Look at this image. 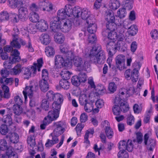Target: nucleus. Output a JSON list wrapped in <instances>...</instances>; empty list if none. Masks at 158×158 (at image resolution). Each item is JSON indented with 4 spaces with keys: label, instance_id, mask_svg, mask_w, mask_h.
<instances>
[{
    "label": "nucleus",
    "instance_id": "nucleus-1",
    "mask_svg": "<svg viewBox=\"0 0 158 158\" xmlns=\"http://www.w3.org/2000/svg\"><path fill=\"white\" fill-rule=\"evenodd\" d=\"M72 23V21L70 19H62L59 22L58 18H54L53 20L50 23V27L52 30L55 32L60 30L64 32H66L71 29Z\"/></svg>",
    "mask_w": 158,
    "mask_h": 158
},
{
    "label": "nucleus",
    "instance_id": "nucleus-2",
    "mask_svg": "<svg viewBox=\"0 0 158 158\" xmlns=\"http://www.w3.org/2000/svg\"><path fill=\"white\" fill-rule=\"evenodd\" d=\"M108 39L110 40L106 44L107 50L110 55H113L117 50L120 49L121 41L118 39V35L115 31H110L108 34Z\"/></svg>",
    "mask_w": 158,
    "mask_h": 158
},
{
    "label": "nucleus",
    "instance_id": "nucleus-3",
    "mask_svg": "<svg viewBox=\"0 0 158 158\" xmlns=\"http://www.w3.org/2000/svg\"><path fill=\"white\" fill-rule=\"evenodd\" d=\"M89 55L91 61L95 63L103 64L106 60L105 53L100 46L93 47Z\"/></svg>",
    "mask_w": 158,
    "mask_h": 158
},
{
    "label": "nucleus",
    "instance_id": "nucleus-4",
    "mask_svg": "<svg viewBox=\"0 0 158 158\" xmlns=\"http://www.w3.org/2000/svg\"><path fill=\"white\" fill-rule=\"evenodd\" d=\"M105 18L107 21L106 23L107 29L110 31H115L117 22L116 20H115L114 13L111 10H108L106 11Z\"/></svg>",
    "mask_w": 158,
    "mask_h": 158
},
{
    "label": "nucleus",
    "instance_id": "nucleus-5",
    "mask_svg": "<svg viewBox=\"0 0 158 158\" xmlns=\"http://www.w3.org/2000/svg\"><path fill=\"white\" fill-rule=\"evenodd\" d=\"M42 59H39L36 63H33V65L31 67L30 69L27 67H22V71L24 74L28 78L31 77V74L34 76L36 73L37 69L38 71H40V69L42 66Z\"/></svg>",
    "mask_w": 158,
    "mask_h": 158
},
{
    "label": "nucleus",
    "instance_id": "nucleus-6",
    "mask_svg": "<svg viewBox=\"0 0 158 158\" xmlns=\"http://www.w3.org/2000/svg\"><path fill=\"white\" fill-rule=\"evenodd\" d=\"M19 33V31L17 27H14L13 29L12 34L14 39L10 43V44L13 46L18 48H19L21 47V45L19 42L21 43L23 45L26 44V42L23 40L17 39V37Z\"/></svg>",
    "mask_w": 158,
    "mask_h": 158
},
{
    "label": "nucleus",
    "instance_id": "nucleus-7",
    "mask_svg": "<svg viewBox=\"0 0 158 158\" xmlns=\"http://www.w3.org/2000/svg\"><path fill=\"white\" fill-rule=\"evenodd\" d=\"M72 61L74 65L81 70H85L89 66L88 63L84 61L82 58L79 56H74Z\"/></svg>",
    "mask_w": 158,
    "mask_h": 158
},
{
    "label": "nucleus",
    "instance_id": "nucleus-8",
    "mask_svg": "<svg viewBox=\"0 0 158 158\" xmlns=\"http://www.w3.org/2000/svg\"><path fill=\"white\" fill-rule=\"evenodd\" d=\"M149 134L148 133L145 134L144 136V143L146 146L147 149L152 152L156 145V141L151 138L149 139Z\"/></svg>",
    "mask_w": 158,
    "mask_h": 158
},
{
    "label": "nucleus",
    "instance_id": "nucleus-9",
    "mask_svg": "<svg viewBox=\"0 0 158 158\" xmlns=\"http://www.w3.org/2000/svg\"><path fill=\"white\" fill-rule=\"evenodd\" d=\"M118 148L121 151L127 150L129 152H131L133 148V145L131 140L128 139L127 142L125 140L120 141L118 143Z\"/></svg>",
    "mask_w": 158,
    "mask_h": 158
},
{
    "label": "nucleus",
    "instance_id": "nucleus-10",
    "mask_svg": "<svg viewBox=\"0 0 158 158\" xmlns=\"http://www.w3.org/2000/svg\"><path fill=\"white\" fill-rule=\"evenodd\" d=\"M38 4L39 8L44 11H49L52 10V4L48 0H40Z\"/></svg>",
    "mask_w": 158,
    "mask_h": 158
},
{
    "label": "nucleus",
    "instance_id": "nucleus-11",
    "mask_svg": "<svg viewBox=\"0 0 158 158\" xmlns=\"http://www.w3.org/2000/svg\"><path fill=\"white\" fill-rule=\"evenodd\" d=\"M125 56L122 55H118L115 58L116 64L117 68L122 70L124 67L125 64Z\"/></svg>",
    "mask_w": 158,
    "mask_h": 158
},
{
    "label": "nucleus",
    "instance_id": "nucleus-12",
    "mask_svg": "<svg viewBox=\"0 0 158 158\" xmlns=\"http://www.w3.org/2000/svg\"><path fill=\"white\" fill-rule=\"evenodd\" d=\"M28 11L27 9L25 7H21L18 9V15L21 21H24L27 18Z\"/></svg>",
    "mask_w": 158,
    "mask_h": 158
},
{
    "label": "nucleus",
    "instance_id": "nucleus-13",
    "mask_svg": "<svg viewBox=\"0 0 158 158\" xmlns=\"http://www.w3.org/2000/svg\"><path fill=\"white\" fill-rule=\"evenodd\" d=\"M62 95L60 93H57L54 94L52 90H49L47 92L46 94V97L47 99L50 101H53L55 99L56 100H62Z\"/></svg>",
    "mask_w": 158,
    "mask_h": 158
},
{
    "label": "nucleus",
    "instance_id": "nucleus-14",
    "mask_svg": "<svg viewBox=\"0 0 158 158\" xmlns=\"http://www.w3.org/2000/svg\"><path fill=\"white\" fill-rule=\"evenodd\" d=\"M6 138L7 140L13 143H16L19 141V135L15 132L9 133L6 135Z\"/></svg>",
    "mask_w": 158,
    "mask_h": 158
},
{
    "label": "nucleus",
    "instance_id": "nucleus-15",
    "mask_svg": "<svg viewBox=\"0 0 158 158\" xmlns=\"http://www.w3.org/2000/svg\"><path fill=\"white\" fill-rule=\"evenodd\" d=\"M88 25L87 30L89 33L91 34H93L97 30V26L94 23V20H92L89 21L88 19L86 23Z\"/></svg>",
    "mask_w": 158,
    "mask_h": 158
},
{
    "label": "nucleus",
    "instance_id": "nucleus-16",
    "mask_svg": "<svg viewBox=\"0 0 158 158\" xmlns=\"http://www.w3.org/2000/svg\"><path fill=\"white\" fill-rule=\"evenodd\" d=\"M90 12L88 10L84 9L81 11L80 16L82 19L86 20V23H87L88 19H89V21L94 20L93 16L90 15Z\"/></svg>",
    "mask_w": 158,
    "mask_h": 158
},
{
    "label": "nucleus",
    "instance_id": "nucleus-17",
    "mask_svg": "<svg viewBox=\"0 0 158 158\" xmlns=\"http://www.w3.org/2000/svg\"><path fill=\"white\" fill-rule=\"evenodd\" d=\"M60 122L54 123V125L56 127L52 132L57 136H60L64 132L65 129L62 127L61 124L60 123Z\"/></svg>",
    "mask_w": 158,
    "mask_h": 158
},
{
    "label": "nucleus",
    "instance_id": "nucleus-18",
    "mask_svg": "<svg viewBox=\"0 0 158 158\" xmlns=\"http://www.w3.org/2000/svg\"><path fill=\"white\" fill-rule=\"evenodd\" d=\"M119 99L118 98L116 97L114 99V103L116 105H118L119 106L120 105V107L124 111L128 110L129 107L127 103L123 101H122V99L120 100L119 101Z\"/></svg>",
    "mask_w": 158,
    "mask_h": 158
},
{
    "label": "nucleus",
    "instance_id": "nucleus-19",
    "mask_svg": "<svg viewBox=\"0 0 158 158\" xmlns=\"http://www.w3.org/2000/svg\"><path fill=\"white\" fill-rule=\"evenodd\" d=\"M114 104L112 108V110L114 114L116 116L115 117V118H124V117L123 115L119 116L122 109L118 105Z\"/></svg>",
    "mask_w": 158,
    "mask_h": 158
},
{
    "label": "nucleus",
    "instance_id": "nucleus-20",
    "mask_svg": "<svg viewBox=\"0 0 158 158\" xmlns=\"http://www.w3.org/2000/svg\"><path fill=\"white\" fill-rule=\"evenodd\" d=\"M37 28L41 31H44L48 28V24L47 22L43 19L39 21L36 24Z\"/></svg>",
    "mask_w": 158,
    "mask_h": 158
},
{
    "label": "nucleus",
    "instance_id": "nucleus-21",
    "mask_svg": "<svg viewBox=\"0 0 158 158\" xmlns=\"http://www.w3.org/2000/svg\"><path fill=\"white\" fill-rule=\"evenodd\" d=\"M25 99L27 98V95L30 98H32L33 94V86L32 85L27 86L25 88V90L23 91Z\"/></svg>",
    "mask_w": 158,
    "mask_h": 158
},
{
    "label": "nucleus",
    "instance_id": "nucleus-22",
    "mask_svg": "<svg viewBox=\"0 0 158 158\" xmlns=\"http://www.w3.org/2000/svg\"><path fill=\"white\" fill-rule=\"evenodd\" d=\"M64 58L60 55H56L54 57L55 66L56 68H61L63 67Z\"/></svg>",
    "mask_w": 158,
    "mask_h": 158
},
{
    "label": "nucleus",
    "instance_id": "nucleus-23",
    "mask_svg": "<svg viewBox=\"0 0 158 158\" xmlns=\"http://www.w3.org/2000/svg\"><path fill=\"white\" fill-rule=\"evenodd\" d=\"M62 100L57 99V101L54 102L52 104V107L53 110H56V111H58L60 113L61 105L63 101V96H62Z\"/></svg>",
    "mask_w": 158,
    "mask_h": 158
},
{
    "label": "nucleus",
    "instance_id": "nucleus-24",
    "mask_svg": "<svg viewBox=\"0 0 158 158\" xmlns=\"http://www.w3.org/2000/svg\"><path fill=\"white\" fill-rule=\"evenodd\" d=\"M47 80H41L39 82V85L41 90L44 92L49 89V85Z\"/></svg>",
    "mask_w": 158,
    "mask_h": 158
},
{
    "label": "nucleus",
    "instance_id": "nucleus-25",
    "mask_svg": "<svg viewBox=\"0 0 158 158\" xmlns=\"http://www.w3.org/2000/svg\"><path fill=\"white\" fill-rule=\"evenodd\" d=\"M6 150V155H2L0 158H14L15 156H17L15 155V152H13L11 148H7Z\"/></svg>",
    "mask_w": 158,
    "mask_h": 158
},
{
    "label": "nucleus",
    "instance_id": "nucleus-26",
    "mask_svg": "<svg viewBox=\"0 0 158 158\" xmlns=\"http://www.w3.org/2000/svg\"><path fill=\"white\" fill-rule=\"evenodd\" d=\"M40 40L44 45H47L50 42L51 39L48 34H43L40 37Z\"/></svg>",
    "mask_w": 158,
    "mask_h": 158
},
{
    "label": "nucleus",
    "instance_id": "nucleus-27",
    "mask_svg": "<svg viewBox=\"0 0 158 158\" xmlns=\"http://www.w3.org/2000/svg\"><path fill=\"white\" fill-rule=\"evenodd\" d=\"M10 54L12 56L11 59L13 60V61L19 62L20 60V57L19 56L20 53L17 49L13 50Z\"/></svg>",
    "mask_w": 158,
    "mask_h": 158
},
{
    "label": "nucleus",
    "instance_id": "nucleus-28",
    "mask_svg": "<svg viewBox=\"0 0 158 158\" xmlns=\"http://www.w3.org/2000/svg\"><path fill=\"white\" fill-rule=\"evenodd\" d=\"M57 17H56L54 18H58L59 22L62 19H66L65 18L67 16L65 11V10L64 9H61L59 10L57 12Z\"/></svg>",
    "mask_w": 158,
    "mask_h": 158
},
{
    "label": "nucleus",
    "instance_id": "nucleus-29",
    "mask_svg": "<svg viewBox=\"0 0 158 158\" xmlns=\"http://www.w3.org/2000/svg\"><path fill=\"white\" fill-rule=\"evenodd\" d=\"M22 66L19 64L15 65L13 68L10 70V72L13 75H19L22 72Z\"/></svg>",
    "mask_w": 158,
    "mask_h": 158
},
{
    "label": "nucleus",
    "instance_id": "nucleus-30",
    "mask_svg": "<svg viewBox=\"0 0 158 158\" xmlns=\"http://www.w3.org/2000/svg\"><path fill=\"white\" fill-rule=\"evenodd\" d=\"M120 5L119 0H110L109 4L110 8L113 10L117 9L120 6Z\"/></svg>",
    "mask_w": 158,
    "mask_h": 158
},
{
    "label": "nucleus",
    "instance_id": "nucleus-31",
    "mask_svg": "<svg viewBox=\"0 0 158 158\" xmlns=\"http://www.w3.org/2000/svg\"><path fill=\"white\" fill-rule=\"evenodd\" d=\"M45 52L48 57H52L55 54V50L53 47L51 46L46 47L45 48Z\"/></svg>",
    "mask_w": 158,
    "mask_h": 158
},
{
    "label": "nucleus",
    "instance_id": "nucleus-32",
    "mask_svg": "<svg viewBox=\"0 0 158 158\" xmlns=\"http://www.w3.org/2000/svg\"><path fill=\"white\" fill-rule=\"evenodd\" d=\"M117 30L119 33L118 35V40L122 42L123 40L124 35L123 34L125 30V28L119 26L117 28Z\"/></svg>",
    "mask_w": 158,
    "mask_h": 158
},
{
    "label": "nucleus",
    "instance_id": "nucleus-33",
    "mask_svg": "<svg viewBox=\"0 0 158 158\" xmlns=\"http://www.w3.org/2000/svg\"><path fill=\"white\" fill-rule=\"evenodd\" d=\"M54 39L56 42L61 44L64 40V37L61 33H59L54 35Z\"/></svg>",
    "mask_w": 158,
    "mask_h": 158
},
{
    "label": "nucleus",
    "instance_id": "nucleus-34",
    "mask_svg": "<svg viewBox=\"0 0 158 158\" xmlns=\"http://www.w3.org/2000/svg\"><path fill=\"white\" fill-rule=\"evenodd\" d=\"M29 19L33 23L38 22L39 19V15L35 12H32L30 14Z\"/></svg>",
    "mask_w": 158,
    "mask_h": 158
},
{
    "label": "nucleus",
    "instance_id": "nucleus-35",
    "mask_svg": "<svg viewBox=\"0 0 158 158\" xmlns=\"http://www.w3.org/2000/svg\"><path fill=\"white\" fill-rule=\"evenodd\" d=\"M3 90L4 91V94L3 97L8 99L10 98V94L9 93V88L8 86L4 85H2L1 86Z\"/></svg>",
    "mask_w": 158,
    "mask_h": 158
},
{
    "label": "nucleus",
    "instance_id": "nucleus-36",
    "mask_svg": "<svg viewBox=\"0 0 158 158\" xmlns=\"http://www.w3.org/2000/svg\"><path fill=\"white\" fill-rule=\"evenodd\" d=\"M10 19L12 23H15L19 22L20 18L17 14L11 13H10Z\"/></svg>",
    "mask_w": 158,
    "mask_h": 158
},
{
    "label": "nucleus",
    "instance_id": "nucleus-37",
    "mask_svg": "<svg viewBox=\"0 0 158 158\" xmlns=\"http://www.w3.org/2000/svg\"><path fill=\"white\" fill-rule=\"evenodd\" d=\"M138 71L136 69H134L131 71V79L133 82H136L138 79Z\"/></svg>",
    "mask_w": 158,
    "mask_h": 158
},
{
    "label": "nucleus",
    "instance_id": "nucleus-38",
    "mask_svg": "<svg viewBox=\"0 0 158 158\" xmlns=\"http://www.w3.org/2000/svg\"><path fill=\"white\" fill-rule=\"evenodd\" d=\"M59 113L54 110H51L48 112V118H57L59 116Z\"/></svg>",
    "mask_w": 158,
    "mask_h": 158
},
{
    "label": "nucleus",
    "instance_id": "nucleus-39",
    "mask_svg": "<svg viewBox=\"0 0 158 158\" xmlns=\"http://www.w3.org/2000/svg\"><path fill=\"white\" fill-rule=\"evenodd\" d=\"M60 74L63 78L62 79H66L67 80L70 79L71 73L67 70L64 69L61 72Z\"/></svg>",
    "mask_w": 158,
    "mask_h": 158
},
{
    "label": "nucleus",
    "instance_id": "nucleus-40",
    "mask_svg": "<svg viewBox=\"0 0 158 158\" xmlns=\"http://www.w3.org/2000/svg\"><path fill=\"white\" fill-rule=\"evenodd\" d=\"M21 105L19 104L13 105V110L15 115H19L22 113V109L21 106Z\"/></svg>",
    "mask_w": 158,
    "mask_h": 158
},
{
    "label": "nucleus",
    "instance_id": "nucleus-41",
    "mask_svg": "<svg viewBox=\"0 0 158 158\" xmlns=\"http://www.w3.org/2000/svg\"><path fill=\"white\" fill-rule=\"evenodd\" d=\"M60 85L63 88L68 89L69 88L70 83L69 81L66 79H61L59 82Z\"/></svg>",
    "mask_w": 158,
    "mask_h": 158
},
{
    "label": "nucleus",
    "instance_id": "nucleus-42",
    "mask_svg": "<svg viewBox=\"0 0 158 158\" xmlns=\"http://www.w3.org/2000/svg\"><path fill=\"white\" fill-rule=\"evenodd\" d=\"M27 142L30 146L32 147L35 146L36 144L35 137L34 135H31L28 136L27 139Z\"/></svg>",
    "mask_w": 158,
    "mask_h": 158
},
{
    "label": "nucleus",
    "instance_id": "nucleus-43",
    "mask_svg": "<svg viewBox=\"0 0 158 158\" xmlns=\"http://www.w3.org/2000/svg\"><path fill=\"white\" fill-rule=\"evenodd\" d=\"M105 133L107 137L109 139L112 138L114 135L113 130L110 126H107L105 128Z\"/></svg>",
    "mask_w": 158,
    "mask_h": 158
},
{
    "label": "nucleus",
    "instance_id": "nucleus-44",
    "mask_svg": "<svg viewBox=\"0 0 158 158\" xmlns=\"http://www.w3.org/2000/svg\"><path fill=\"white\" fill-rule=\"evenodd\" d=\"M94 133V130L93 128L90 129V131L87 130L85 135L84 142L87 144H89L90 142L88 139L89 134H91L93 135Z\"/></svg>",
    "mask_w": 158,
    "mask_h": 158
},
{
    "label": "nucleus",
    "instance_id": "nucleus-45",
    "mask_svg": "<svg viewBox=\"0 0 158 158\" xmlns=\"http://www.w3.org/2000/svg\"><path fill=\"white\" fill-rule=\"evenodd\" d=\"M81 9L78 6H76L73 8V14L75 17L78 18L80 15Z\"/></svg>",
    "mask_w": 158,
    "mask_h": 158
},
{
    "label": "nucleus",
    "instance_id": "nucleus-46",
    "mask_svg": "<svg viewBox=\"0 0 158 158\" xmlns=\"http://www.w3.org/2000/svg\"><path fill=\"white\" fill-rule=\"evenodd\" d=\"M10 17V13L7 11H3L0 14V19L2 21L7 20Z\"/></svg>",
    "mask_w": 158,
    "mask_h": 158
},
{
    "label": "nucleus",
    "instance_id": "nucleus-47",
    "mask_svg": "<svg viewBox=\"0 0 158 158\" xmlns=\"http://www.w3.org/2000/svg\"><path fill=\"white\" fill-rule=\"evenodd\" d=\"M55 119H44L43 121V123L40 125V128L41 130L45 129L47 125H48Z\"/></svg>",
    "mask_w": 158,
    "mask_h": 158
},
{
    "label": "nucleus",
    "instance_id": "nucleus-48",
    "mask_svg": "<svg viewBox=\"0 0 158 158\" xmlns=\"http://www.w3.org/2000/svg\"><path fill=\"white\" fill-rule=\"evenodd\" d=\"M79 101L80 104L84 106L87 102V98L85 94H82L79 96Z\"/></svg>",
    "mask_w": 158,
    "mask_h": 158
},
{
    "label": "nucleus",
    "instance_id": "nucleus-49",
    "mask_svg": "<svg viewBox=\"0 0 158 158\" xmlns=\"http://www.w3.org/2000/svg\"><path fill=\"white\" fill-rule=\"evenodd\" d=\"M65 9L67 16L69 17L71 16L73 13V8L72 6L69 4L65 6Z\"/></svg>",
    "mask_w": 158,
    "mask_h": 158
},
{
    "label": "nucleus",
    "instance_id": "nucleus-50",
    "mask_svg": "<svg viewBox=\"0 0 158 158\" xmlns=\"http://www.w3.org/2000/svg\"><path fill=\"white\" fill-rule=\"evenodd\" d=\"M85 110L88 112H91L93 109V105L92 102H87L84 105Z\"/></svg>",
    "mask_w": 158,
    "mask_h": 158
},
{
    "label": "nucleus",
    "instance_id": "nucleus-51",
    "mask_svg": "<svg viewBox=\"0 0 158 158\" xmlns=\"http://www.w3.org/2000/svg\"><path fill=\"white\" fill-rule=\"evenodd\" d=\"M16 62L13 61V60L11 59V57H9V61H5L3 64L4 66L5 69H10L11 68V65L14 63Z\"/></svg>",
    "mask_w": 158,
    "mask_h": 158
},
{
    "label": "nucleus",
    "instance_id": "nucleus-52",
    "mask_svg": "<svg viewBox=\"0 0 158 158\" xmlns=\"http://www.w3.org/2000/svg\"><path fill=\"white\" fill-rule=\"evenodd\" d=\"M128 30L129 32V34L133 36L136 34L138 30L136 26L132 25L130 26Z\"/></svg>",
    "mask_w": 158,
    "mask_h": 158
},
{
    "label": "nucleus",
    "instance_id": "nucleus-53",
    "mask_svg": "<svg viewBox=\"0 0 158 158\" xmlns=\"http://www.w3.org/2000/svg\"><path fill=\"white\" fill-rule=\"evenodd\" d=\"M118 16L120 18H122L125 17L126 14V9L124 8H120L119 9L117 12Z\"/></svg>",
    "mask_w": 158,
    "mask_h": 158
},
{
    "label": "nucleus",
    "instance_id": "nucleus-54",
    "mask_svg": "<svg viewBox=\"0 0 158 158\" xmlns=\"http://www.w3.org/2000/svg\"><path fill=\"white\" fill-rule=\"evenodd\" d=\"M71 82L73 85L78 86L80 84V81L78 76H73L71 78Z\"/></svg>",
    "mask_w": 158,
    "mask_h": 158
},
{
    "label": "nucleus",
    "instance_id": "nucleus-55",
    "mask_svg": "<svg viewBox=\"0 0 158 158\" xmlns=\"http://www.w3.org/2000/svg\"><path fill=\"white\" fill-rule=\"evenodd\" d=\"M8 130L6 125L2 124L0 127V132L2 135H6L8 133Z\"/></svg>",
    "mask_w": 158,
    "mask_h": 158
},
{
    "label": "nucleus",
    "instance_id": "nucleus-56",
    "mask_svg": "<svg viewBox=\"0 0 158 158\" xmlns=\"http://www.w3.org/2000/svg\"><path fill=\"white\" fill-rule=\"evenodd\" d=\"M7 143L4 139H1L0 141V149L1 150L4 151L7 149Z\"/></svg>",
    "mask_w": 158,
    "mask_h": 158
},
{
    "label": "nucleus",
    "instance_id": "nucleus-57",
    "mask_svg": "<svg viewBox=\"0 0 158 158\" xmlns=\"http://www.w3.org/2000/svg\"><path fill=\"white\" fill-rule=\"evenodd\" d=\"M81 82L84 83L87 80V77L86 74L83 72H80L78 76Z\"/></svg>",
    "mask_w": 158,
    "mask_h": 158
},
{
    "label": "nucleus",
    "instance_id": "nucleus-58",
    "mask_svg": "<svg viewBox=\"0 0 158 158\" xmlns=\"http://www.w3.org/2000/svg\"><path fill=\"white\" fill-rule=\"evenodd\" d=\"M118 158H128L129 155L126 151H119L118 154Z\"/></svg>",
    "mask_w": 158,
    "mask_h": 158
},
{
    "label": "nucleus",
    "instance_id": "nucleus-59",
    "mask_svg": "<svg viewBox=\"0 0 158 158\" xmlns=\"http://www.w3.org/2000/svg\"><path fill=\"white\" fill-rule=\"evenodd\" d=\"M8 5L12 8L15 9L17 8V0H8Z\"/></svg>",
    "mask_w": 158,
    "mask_h": 158
},
{
    "label": "nucleus",
    "instance_id": "nucleus-60",
    "mask_svg": "<svg viewBox=\"0 0 158 158\" xmlns=\"http://www.w3.org/2000/svg\"><path fill=\"white\" fill-rule=\"evenodd\" d=\"M41 106L45 110H48L49 108V103L47 99H44L42 101Z\"/></svg>",
    "mask_w": 158,
    "mask_h": 158
},
{
    "label": "nucleus",
    "instance_id": "nucleus-61",
    "mask_svg": "<svg viewBox=\"0 0 158 158\" xmlns=\"http://www.w3.org/2000/svg\"><path fill=\"white\" fill-rule=\"evenodd\" d=\"M0 73L2 77L4 79L8 77L9 74V72L6 69H2L0 71Z\"/></svg>",
    "mask_w": 158,
    "mask_h": 158
},
{
    "label": "nucleus",
    "instance_id": "nucleus-62",
    "mask_svg": "<svg viewBox=\"0 0 158 158\" xmlns=\"http://www.w3.org/2000/svg\"><path fill=\"white\" fill-rule=\"evenodd\" d=\"M136 136L137 142L139 144L142 143L143 140V135L140 132H138L136 133Z\"/></svg>",
    "mask_w": 158,
    "mask_h": 158
},
{
    "label": "nucleus",
    "instance_id": "nucleus-63",
    "mask_svg": "<svg viewBox=\"0 0 158 158\" xmlns=\"http://www.w3.org/2000/svg\"><path fill=\"white\" fill-rule=\"evenodd\" d=\"M60 48L61 52L64 54L69 51V46L65 44L60 45Z\"/></svg>",
    "mask_w": 158,
    "mask_h": 158
},
{
    "label": "nucleus",
    "instance_id": "nucleus-64",
    "mask_svg": "<svg viewBox=\"0 0 158 158\" xmlns=\"http://www.w3.org/2000/svg\"><path fill=\"white\" fill-rule=\"evenodd\" d=\"M108 88L111 93H113L116 90L117 87L114 82H111L109 83Z\"/></svg>",
    "mask_w": 158,
    "mask_h": 158
}]
</instances>
